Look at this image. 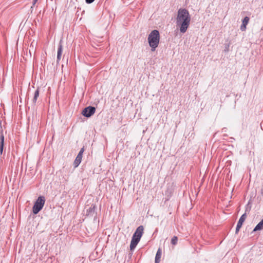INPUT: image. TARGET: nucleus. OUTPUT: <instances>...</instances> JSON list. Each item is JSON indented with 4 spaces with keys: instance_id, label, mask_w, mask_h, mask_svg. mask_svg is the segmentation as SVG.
I'll use <instances>...</instances> for the list:
<instances>
[{
    "instance_id": "f257e3e1",
    "label": "nucleus",
    "mask_w": 263,
    "mask_h": 263,
    "mask_svg": "<svg viewBox=\"0 0 263 263\" xmlns=\"http://www.w3.org/2000/svg\"><path fill=\"white\" fill-rule=\"evenodd\" d=\"M190 22L191 16L188 10L185 9H179L176 17V24L180 27V32L183 33L186 31Z\"/></svg>"
},
{
    "instance_id": "f03ea898",
    "label": "nucleus",
    "mask_w": 263,
    "mask_h": 263,
    "mask_svg": "<svg viewBox=\"0 0 263 263\" xmlns=\"http://www.w3.org/2000/svg\"><path fill=\"white\" fill-rule=\"evenodd\" d=\"M147 40L152 51H155L159 43L160 34L159 31L157 30H153L148 35Z\"/></svg>"
},
{
    "instance_id": "7ed1b4c3",
    "label": "nucleus",
    "mask_w": 263,
    "mask_h": 263,
    "mask_svg": "<svg viewBox=\"0 0 263 263\" xmlns=\"http://www.w3.org/2000/svg\"><path fill=\"white\" fill-rule=\"evenodd\" d=\"M144 227L143 226H139L134 233L130 244V249L134 250L139 242L143 233Z\"/></svg>"
},
{
    "instance_id": "20e7f679",
    "label": "nucleus",
    "mask_w": 263,
    "mask_h": 263,
    "mask_svg": "<svg viewBox=\"0 0 263 263\" xmlns=\"http://www.w3.org/2000/svg\"><path fill=\"white\" fill-rule=\"evenodd\" d=\"M45 203V198L44 196H40L35 201L32 208V212L37 214L43 208Z\"/></svg>"
},
{
    "instance_id": "39448f33",
    "label": "nucleus",
    "mask_w": 263,
    "mask_h": 263,
    "mask_svg": "<svg viewBox=\"0 0 263 263\" xmlns=\"http://www.w3.org/2000/svg\"><path fill=\"white\" fill-rule=\"evenodd\" d=\"M96 111V108L93 106H89L84 108L82 114L85 117L89 118L92 116Z\"/></svg>"
},
{
    "instance_id": "423d86ee",
    "label": "nucleus",
    "mask_w": 263,
    "mask_h": 263,
    "mask_svg": "<svg viewBox=\"0 0 263 263\" xmlns=\"http://www.w3.org/2000/svg\"><path fill=\"white\" fill-rule=\"evenodd\" d=\"M86 216L92 217L96 215V206L92 204L86 210ZM97 219L96 216L94 217V221Z\"/></svg>"
},
{
    "instance_id": "0eeeda50",
    "label": "nucleus",
    "mask_w": 263,
    "mask_h": 263,
    "mask_svg": "<svg viewBox=\"0 0 263 263\" xmlns=\"http://www.w3.org/2000/svg\"><path fill=\"white\" fill-rule=\"evenodd\" d=\"M247 217V214L246 213H244L241 215V216L240 217L236 228V233H237L241 227H242V225L243 223V222L245 221Z\"/></svg>"
},
{
    "instance_id": "6e6552de",
    "label": "nucleus",
    "mask_w": 263,
    "mask_h": 263,
    "mask_svg": "<svg viewBox=\"0 0 263 263\" xmlns=\"http://www.w3.org/2000/svg\"><path fill=\"white\" fill-rule=\"evenodd\" d=\"M63 41L62 40H60L58 48V53H57V61L58 62L61 60L62 53L63 51V46H62Z\"/></svg>"
},
{
    "instance_id": "1a4fd4ad",
    "label": "nucleus",
    "mask_w": 263,
    "mask_h": 263,
    "mask_svg": "<svg viewBox=\"0 0 263 263\" xmlns=\"http://www.w3.org/2000/svg\"><path fill=\"white\" fill-rule=\"evenodd\" d=\"M39 92H40V88H37L34 93V95H33V98L32 100V103L34 105H35L37 102V98H39Z\"/></svg>"
},
{
    "instance_id": "9d476101",
    "label": "nucleus",
    "mask_w": 263,
    "mask_h": 263,
    "mask_svg": "<svg viewBox=\"0 0 263 263\" xmlns=\"http://www.w3.org/2000/svg\"><path fill=\"white\" fill-rule=\"evenodd\" d=\"M162 252L160 248H159L157 251V253L155 256V263H159L160 261V258L161 257Z\"/></svg>"
},
{
    "instance_id": "9b49d317",
    "label": "nucleus",
    "mask_w": 263,
    "mask_h": 263,
    "mask_svg": "<svg viewBox=\"0 0 263 263\" xmlns=\"http://www.w3.org/2000/svg\"><path fill=\"white\" fill-rule=\"evenodd\" d=\"M4 144V136L2 133L0 135V154L2 155L3 153V148Z\"/></svg>"
},
{
    "instance_id": "f8f14e48",
    "label": "nucleus",
    "mask_w": 263,
    "mask_h": 263,
    "mask_svg": "<svg viewBox=\"0 0 263 263\" xmlns=\"http://www.w3.org/2000/svg\"><path fill=\"white\" fill-rule=\"evenodd\" d=\"M263 229V219L256 225L253 230V232L260 231Z\"/></svg>"
},
{
    "instance_id": "ddd939ff",
    "label": "nucleus",
    "mask_w": 263,
    "mask_h": 263,
    "mask_svg": "<svg viewBox=\"0 0 263 263\" xmlns=\"http://www.w3.org/2000/svg\"><path fill=\"white\" fill-rule=\"evenodd\" d=\"M81 161H82L81 159L76 157V158L74 160V162H73V166H74V167L75 168L77 167L79 165L80 163L81 162Z\"/></svg>"
},
{
    "instance_id": "4468645a",
    "label": "nucleus",
    "mask_w": 263,
    "mask_h": 263,
    "mask_svg": "<svg viewBox=\"0 0 263 263\" xmlns=\"http://www.w3.org/2000/svg\"><path fill=\"white\" fill-rule=\"evenodd\" d=\"M84 152V147H83L82 148H81V149H80L79 153H78L77 157L82 160V155H83V154Z\"/></svg>"
},
{
    "instance_id": "2eb2a0df",
    "label": "nucleus",
    "mask_w": 263,
    "mask_h": 263,
    "mask_svg": "<svg viewBox=\"0 0 263 263\" xmlns=\"http://www.w3.org/2000/svg\"><path fill=\"white\" fill-rule=\"evenodd\" d=\"M177 241H178V238H177V237L176 236H173V238L171 239V243L173 245H176L177 243Z\"/></svg>"
},
{
    "instance_id": "dca6fc26",
    "label": "nucleus",
    "mask_w": 263,
    "mask_h": 263,
    "mask_svg": "<svg viewBox=\"0 0 263 263\" xmlns=\"http://www.w3.org/2000/svg\"><path fill=\"white\" fill-rule=\"evenodd\" d=\"M249 17L248 16H246L244 17V18L242 21V24H246L247 25L249 22Z\"/></svg>"
},
{
    "instance_id": "f3484780",
    "label": "nucleus",
    "mask_w": 263,
    "mask_h": 263,
    "mask_svg": "<svg viewBox=\"0 0 263 263\" xmlns=\"http://www.w3.org/2000/svg\"><path fill=\"white\" fill-rule=\"evenodd\" d=\"M246 26H247V25L242 24L240 26V30L242 31H245L246 29Z\"/></svg>"
},
{
    "instance_id": "a211bd4d",
    "label": "nucleus",
    "mask_w": 263,
    "mask_h": 263,
    "mask_svg": "<svg viewBox=\"0 0 263 263\" xmlns=\"http://www.w3.org/2000/svg\"><path fill=\"white\" fill-rule=\"evenodd\" d=\"M230 44H225L224 52H228L229 50Z\"/></svg>"
},
{
    "instance_id": "6ab92c4d",
    "label": "nucleus",
    "mask_w": 263,
    "mask_h": 263,
    "mask_svg": "<svg viewBox=\"0 0 263 263\" xmlns=\"http://www.w3.org/2000/svg\"><path fill=\"white\" fill-rule=\"evenodd\" d=\"M38 0H33V2H32V6L31 7V9H32L33 8V7L34 6V5H35V4L36 3V2H37Z\"/></svg>"
},
{
    "instance_id": "aec40b11",
    "label": "nucleus",
    "mask_w": 263,
    "mask_h": 263,
    "mask_svg": "<svg viewBox=\"0 0 263 263\" xmlns=\"http://www.w3.org/2000/svg\"><path fill=\"white\" fill-rule=\"evenodd\" d=\"M95 0H85V2L87 4H91L93 2H94Z\"/></svg>"
},
{
    "instance_id": "412c9836",
    "label": "nucleus",
    "mask_w": 263,
    "mask_h": 263,
    "mask_svg": "<svg viewBox=\"0 0 263 263\" xmlns=\"http://www.w3.org/2000/svg\"><path fill=\"white\" fill-rule=\"evenodd\" d=\"M262 124H263L262 123H261V128H262Z\"/></svg>"
}]
</instances>
